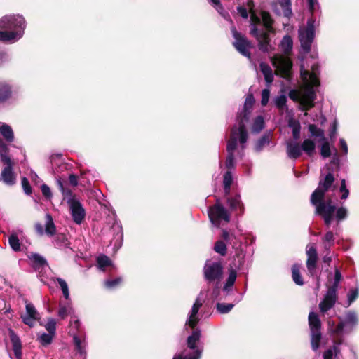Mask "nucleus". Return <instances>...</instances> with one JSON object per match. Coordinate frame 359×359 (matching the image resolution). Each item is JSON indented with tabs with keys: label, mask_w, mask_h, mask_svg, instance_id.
I'll return each mask as SVG.
<instances>
[{
	"label": "nucleus",
	"mask_w": 359,
	"mask_h": 359,
	"mask_svg": "<svg viewBox=\"0 0 359 359\" xmlns=\"http://www.w3.org/2000/svg\"><path fill=\"white\" fill-rule=\"evenodd\" d=\"M332 155V159L331 161V163L333 164L337 168H339L340 161L336 148H333V154Z\"/></svg>",
	"instance_id": "obj_60"
},
{
	"label": "nucleus",
	"mask_w": 359,
	"mask_h": 359,
	"mask_svg": "<svg viewBox=\"0 0 359 359\" xmlns=\"http://www.w3.org/2000/svg\"><path fill=\"white\" fill-rule=\"evenodd\" d=\"M273 103L275 106L278 108L280 113L283 114L284 112H287L288 107L286 104L287 97L285 95L276 96L273 99Z\"/></svg>",
	"instance_id": "obj_30"
},
{
	"label": "nucleus",
	"mask_w": 359,
	"mask_h": 359,
	"mask_svg": "<svg viewBox=\"0 0 359 359\" xmlns=\"http://www.w3.org/2000/svg\"><path fill=\"white\" fill-rule=\"evenodd\" d=\"M237 273L234 269H231L229 271L228 278L226 279V282L224 286V290L229 292L231 290V287L235 283L236 280Z\"/></svg>",
	"instance_id": "obj_39"
},
{
	"label": "nucleus",
	"mask_w": 359,
	"mask_h": 359,
	"mask_svg": "<svg viewBox=\"0 0 359 359\" xmlns=\"http://www.w3.org/2000/svg\"><path fill=\"white\" fill-rule=\"evenodd\" d=\"M254 103L255 98L253 95H248L245 98L242 111L238 114V126L233 127L231 135H248L245 123L249 120Z\"/></svg>",
	"instance_id": "obj_10"
},
{
	"label": "nucleus",
	"mask_w": 359,
	"mask_h": 359,
	"mask_svg": "<svg viewBox=\"0 0 359 359\" xmlns=\"http://www.w3.org/2000/svg\"><path fill=\"white\" fill-rule=\"evenodd\" d=\"M270 137L271 136H262V137L255 144V150L259 151L266 147L269 146L270 142L271 141Z\"/></svg>",
	"instance_id": "obj_42"
},
{
	"label": "nucleus",
	"mask_w": 359,
	"mask_h": 359,
	"mask_svg": "<svg viewBox=\"0 0 359 359\" xmlns=\"http://www.w3.org/2000/svg\"><path fill=\"white\" fill-rule=\"evenodd\" d=\"M74 309L72 308V304L69 302H67L66 304H62V303L60 304V308L58 311V316L61 318H65L68 315H72L73 313Z\"/></svg>",
	"instance_id": "obj_37"
},
{
	"label": "nucleus",
	"mask_w": 359,
	"mask_h": 359,
	"mask_svg": "<svg viewBox=\"0 0 359 359\" xmlns=\"http://www.w3.org/2000/svg\"><path fill=\"white\" fill-rule=\"evenodd\" d=\"M5 144L0 142V161L5 165L1 173V178L7 185H13L16 182V175L13 171V162L6 154Z\"/></svg>",
	"instance_id": "obj_13"
},
{
	"label": "nucleus",
	"mask_w": 359,
	"mask_h": 359,
	"mask_svg": "<svg viewBox=\"0 0 359 359\" xmlns=\"http://www.w3.org/2000/svg\"><path fill=\"white\" fill-rule=\"evenodd\" d=\"M319 67L313 64L311 72L306 69L304 65H301V79L302 84L299 90L292 89L289 92V97L294 101L299 102V109L304 111V116L308 115L307 111L314 106L316 100V88L320 81L318 77Z\"/></svg>",
	"instance_id": "obj_1"
},
{
	"label": "nucleus",
	"mask_w": 359,
	"mask_h": 359,
	"mask_svg": "<svg viewBox=\"0 0 359 359\" xmlns=\"http://www.w3.org/2000/svg\"><path fill=\"white\" fill-rule=\"evenodd\" d=\"M270 90L268 88L264 89L262 92V100L261 103L262 106H266L269 100Z\"/></svg>",
	"instance_id": "obj_57"
},
{
	"label": "nucleus",
	"mask_w": 359,
	"mask_h": 359,
	"mask_svg": "<svg viewBox=\"0 0 359 359\" xmlns=\"http://www.w3.org/2000/svg\"><path fill=\"white\" fill-rule=\"evenodd\" d=\"M34 227L36 233L39 236H43L46 233L49 236H53L56 233V227L54 224L53 217L50 214L46 215L45 231H43V225L40 223H36Z\"/></svg>",
	"instance_id": "obj_22"
},
{
	"label": "nucleus",
	"mask_w": 359,
	"mask_h": 359,
	"mask_svg": "<svg viewBox=\"0 0 359 359\" xmlns=\"http://www.w3.org/2000/svg\"><path fill=\"white\" fill-rule=\"evenodd\" d=\"M293 41L289 35H285L280 41V48L285 55L288 54L292 49Z\"/></svg>",
	"instance_id": "obj_33"
},
{
	"label": "nucleus",
	"mask_w": 359,
	"mask_h": 359,
	"mask_svg": "<svg viewBox=\"0 0 359 359\" xmlns=\"http://www.w3.org/2000/svg\"><path fill=\"white\" fill-rule=\"evenodd\" d=\"M29 258L32 261V265L36 270L48 266L46 259L39 254L32 253L29 256Z\"/></svg>",
	"instance_id": "obj_27"
},
{
	"label": "nucleus",
	"mask_w": 359,
	"mask_h": 359,
	"mask_svg": "<svg viewBox=\"0 0 359 359\" xmlns=\"http://www.w3.org/2000/svg\"><path fill=\"white\" fill-rule=\"evenodd\" d=\"M227 203L232 210L243 212V205L241 203L240 195L236 194L233 197H228Z\"/></svg>",
	"instance_id": "obj_28"
},
{
	"label": "nucleus",
	"mask_w": 359,
	"mask_h": 359,
	"mask_svg": "<svg viewBox=\"0 0 359 359\" xmlns=\"http://www.w3.org/2000/svg\"><path fill=\"white\" fill-rule=\"evenodd\" d=\"M248 136H231L227 142L228 155L225 162V167L228 171H231L235 167L236 154L241 155V151L245 147Z\"/></svg>",
	"instance_id": "obj_8"
},
{
	"label": "nucleus",
	"mask_w": 359,
	"mask_h": 359,
	"mask_svg": "<svg viewBox=\"0 0 359 359\" xmlns=\"http://www.w3.org/2000/svg\"><path fill=\"white\" fill-rule=\"evenodd\" d=\"M202 304V301H201L199 298H197L189 312L186 325H189L191 328H194L198 322L197 314Z\"/></svg>",
	"instance_id": "obj_25"
},
{
	"label": "nucleus",
	"mask_w": 359,
	"mask_h": 359,
	"mask_svg": "<svg viewBox=\"0 0 359 359\" xmlns=\"http://www.w3.org/2000/svg\"><path fill=\"white\" fill-rule=\"evenodd\" d=\"M226 243L225 241L219 240L215 243L214 250L222 256H224L226 254Z\"/></svg>",
	"instance_id": "obj_43"
},
{
	"label": "nucleus",
	"mask_w": 359,
	"mask_h": 359,
	"mask_svg": "<svg viewBox=\"0 0 359 359\" xmlns=\"http://www.w3.org/2000/svg\"><path fill=\"white\" fill-rule=\"evenodd\" d=\"M341 279L340 271L336 267L334 269V280L332 286H330L323 298L319 304V309L321 313H325L332 309L337 299V290Z\"/></svg>",
	"instance_id": "obj_11"
},
{
	"label": "nucleus",
	"mask_w": 359,
	"mask_h": 359,
	"mask_svg": "<svg viewBox=\"0 0 359 359\" xmlns=\"http://www.w3.org/2000/svg\"><path fill=\"white\" fill-rule=\"evenodd\" d=\"M0 134L1 135H13V131L12 128L5 123L0 122Z\"/></svg>",
	"instance_id": "obj_55"
},
{
	"label": "nucleus",
	"mask_w": 359,
	"mask_h": 359,
	"mask_svg": "<svg viewBox=\"0 0 359 359\" xmlns=\"http://www.w3.org/2000/svg\"><path fill=\"white\" fill-rule=\"evenodd\" d=\"M25 18L20 15H6L0 18V41L14 43L24 35Z\"/></svg>",
	"instance_id": "obj_3"
},
{
	"label": "nucleus",
	"mask_w": 359,
	"mask_h": 359,
	"mask_svg": "<svg viewBox=\"0 0 359 359\" xmlns=\"http://www.w3.org/2000/svg\"><path fill=\"white\" fill-rule=\"evenodd\" d=\"M271 62L273 66L283 76L287 77L289 76L292 64L287 56L276 54L271 57Z\"/></svg>",
	"instance_id": "obj_19"
},
{
	"label": "nucleus",
	"mask_w": 359,
	"mask_h": 359,
	"mask_svg": "<svg viewBox=\"0 0 359 359\" xmlns=\"http://www.w3.org/2000/svg\"><path fill=\"white\" fill-rule=\"evenodd\" d=\"M22 186L26 194L29 195L32 193V189L29 185V182L26 177H23L22 179Z\"/></svg>",
	"instance_id": "obj_59"
},
{
	"label": "nucleus",
	"mask_w": 359,
	"mask_h": 359,
	"mask_svg": "<svg viewBox=\"0 0 359 359\" xmlns=\"http://www.w3.org/2000/svg\"><path fill=\"white\" fill-rule=\"evenodd\" d=\"M309 9L313 13L318 8V0H308Z\"/></svg>",
	"instance_id": "obj_61"
},
{
	"label": "nucleus",
	"mask_w": 359,
	"mask_h": 359,
	"mask_svg": "<svg viewBox=\"0 0 359 359\" xmlns=\"http://www.w3.org/2000/svg\"><path fill=\"white\" fill-rule=\"evenodd\" d=\"M260 69L266 82L269 86L273 81V74L271 68L268 65L262 62L260 64Z\"/></svg>",
	"instance_id": "obj_32"
},
{
	"label": "nucleus",
	"mask_w": 359,
	"mask_h": 359,
	"mask_svg": "<svg viewBox=\"0 0 359 359\" xmlns=\"http://www.w3.org/2000/svg\"><path fill=\"white\" fill-rule=\"evenodd\" d=\"M200 338L201 332L196 329L187 338V348L176 353L172 359H200L203 352V348L198 346Z\"/></svg>",
	"instance_id": "obj_7"
},
{
	"label": "nucleus",
	"mask_w": 359,
	"mask_h": 359,
	"mask_svg": "<svg viewBox=\"0 0 359 359\" xmlns=\"http://www.w3.org/2000/svg\"><path fill=\"white\" fill-rule=\"evenodd\" d=\"M204 278L209 282L220 280L223 274V266L219 261L207 260L203 267Z\"/></svg>",
	"instance_id": "obj_16"
},
{
	"label": "nucleus",
	"mask_w": 359,
	"mask_h": 359,
	"mask_svg": "<svg viewBox=\"0 0 359 359\" xmlns=\"http://www.w3.org/2000/svg\"><path fill=\"white\" fill-rule=\"evenodd\" d=\"M279 4L284 11L285 15L289 16L292 13L290 0H279Z\"/></svg>",
	"instance_id": "obj_50"
},
{
	"label": "nucleus",
	"mask_w": 359,
	"mask_h": 359,
	"mask_svg": "<svg viewBox=\"0 0 359 359\" xmlns=\"http://www.w3.org/2000/svg\"><path fill=\"white\" fill-rule=\"evenodd\" d=\"M73 339H74V344L75 345L76 349L77 352L80 355H84L86 354V341L85 337L83 339H80L78 335H76L75 333L73 332Z\"/></svg>",
	"instance_id": "obj_31"
},
{
	"label": "nucleus",
	"mask_w": 359,
	"mask_h": 359,
	"mask_svg": "<svg viewBox=\"0 0 359 359\" xmlns=\"http://www.w3.org/2000/svg\"><path fill=\"white\" fill-rule=\"evenodd\" d=\"M81 323L79 320L75 316H71V320L69 322V333L70 335L73 336V332L77 335V333L79 330Z\"/></svg>",
	"instance_id": "obj_40"
},
{
	"label": "nucleus",
	"mask_w": 359,
	"mask_h": 359,
	"mask_svg": "<svg viewBox=\"0 0 359 359\" xmlns=\"http://www.w3.org/2000/svg\"><path fill=\"white\" fill-rule=\"evenodd\" d=\"M340 192L341 193V199L346 200L349 196V190L346 187V180L344 179L341 181Z\"/></svg>",
	"instance_id": "obj_53"
},
{
	"label": "nucleus",
	"mask_w": 359,
	"mask_h": 359,
	"mask_svg": "<svg viewBox=\"0 0 359 359\" xmlns=\"http://www.w3.org/2000/svg\"><path fill=\"white\" fill-rule=\"evenodd\" d=\"M97 263L98 267L102 271H104L106 266H110L111 264V262L109 258L107 256L103 255L97 257Z\"/></svg>",
	"instance_id": "obj_44"
},
{
	"label": "nucleus",
	"mask_w": 359,
	"mask_h": 359,
	"mask_svg": "<svg viewBox=\"0 0 359 359\" xmlns=\"http://www.w3.org/2000/svg\"><path fill=\"white\" fill-rule=\"evenodd\" d=\"M358 323V318L355 312H348L343 320L334 327V323L328 322L329 330L336 337H341L344 334L351 332Z\"/></svg>",
	"instance_id": "obj_12"
},
{
	"label": "nucleus",
	"mask_w": 359,
	"mask_h": 359,
	"mask_svg": "<svg viewBox=\"0 0 359 359\" xmlns=\"http://www.w3.org/2000/svg\"><path fill=\"white\" fill-rule=\"evenodd\" d=\"M299 265L294 264L292 268V279L293 281L298 285H302L304 284L303 279L299 272Z\"/></svg>",
	"instance_id": "obj_41"
},
{
	"label": "nucleus",
	"mask_w": 359,
	"mask_h": 359,
	"mask_svg": "<svg viewBox=\"0 0 359 359\" xmlns=\"http://www.w3.org/2000/svg\"><path fill=\"white\" fill-rule=\"evenodd\" d=\"M209 1L215 6L217 11L226 20H229V15L227 13L223 12V8L220 4L219 0H209Z\"/></svg>",
	"instance_id": "obj_51"
},
{
	"label": "nucleus",
	"mask_w": 359,
	"mask_h": 359,
	"mask_svg": "<svg viewBox=\"0 0 359 359\" xmlns=\"http://www.w3.org/2000/svg\"><path fill=\"white\" fill-rule=\"evenodd\" d=\"M306 267L311 276H314L316 273V262L318 260V254L316 246L313 243H309L306 246Z\"/></svg>",
	"instance_id": "obj_21"
},
{
	"label": "nucleus",
	"mask_w": 359,
	"mask_h": 359,
	"mask_svg": "<svg viewBox=\"0 0 359 359\" xmlns=\"http://www.w3.org/2000/svg\"><path fill=\"white\" fill-rule=\"evenodd\" d=\"M122 281L121 278H117L114 280H107L104 283V285L108 289H112L118 285Z\"/></svg>",
	"instance_id": "obj_56"
},
{
	"label": "nucleus",
	"mask_w": 359,
	"mask_h": 359,
	"mask_svg": "<svg viewBox=\"0 0 359 359\" xmlns=\"http://www.w3.org/2000/svg\"><path fill=\"white\" fill-rule=\"evenodd\" d=\"M250 13V34L257 39L259 49L264 52H269L271 49L269 35L274 32L272 27L273 20L270 14L266 11L261 13V17L252 11Z\"/></svg>",
	"instance_id": "obj_2"
},
{
	"label": "nucleus",
	"mask_w": 359,
	"mask_h": 359,
	"mask_svg": "<svg viewBox=\"0 0 359 359\" xmlns=\"http://www.w3.org/2000/svg\"><path fill=\"white\" fill-rule=\"evenodd\" d=\"M57 184L63 195L64 199L67 201L69 205L74 222L77 224H81L86 215L84 208L82 207L81 203L72 196V191L64 187L60 180H57Z\"/></svg>",
	"instance_id": "obj_9"
},
{
	"label": "nucleus",
	"mask_w": 359,
	"mask_h": 359,
	"mask_svg": "<svg viewBox=\"0 0 359 359\" xmlns=\"http://www.w3.org/2000/svg\"><path fill=\"white\" fill-rule=\"evenodd\" d=\"M54 335L50 333L39 332L37 333V341L43 346L50 345L53 339Z\"/></svg>",
	"instance_id": "obj_36"
},
{
	"label": "nucleus",
	"mask_w": 359,
	"mask_h": 359,
	"mask_svg": "<svg viewBox=\"0 0 359 359\" xmlns=\"http://www.w3.org/2000/svg\"><path fill=\"white\" fill-rule=\"evenodd\" d=\"M323 241L325 243V248H330L334 241V234L331 231H329L326 233L325 236L323 238Z\"/></svg>",
	"instance_id": "obj_54"
},
{
	"label": "nucleus",
	"mask_w": 359,
	"mask_h": 359,
	"mask_svg": "<svg viewBox=\"0 0 359 359\" xmlns=\"http://www.w3.org/2000/svg\"><path fill=\"white\" fill-rule=\"evenodd\" d=\"M264 128V119L262 116H257L252 121L251 130L254 133H260Z\"/></svg>",
	"instance_id": "obj_35"
},
{
	"label": "nucleus",
	"mask_w": 359,
	"mask_h": 359,
	"mask_svg": "<svg viewBox=\"0 0 359 359\" xmlns=\"http://www.w3.org/2000/svg\"><path fill=\"white\" fill-rule=\"evenodd\" d=\"M237 11L241 17H243V18H248V11L245 8H244L243 6H238L237 8Z\"/></svg>",
	"instance_id": "obj_64"
},
{
	"label": "nucleus",
	"mask_w": 359,
	"mask_h": 359,
	"mask_svg": "<svg viewBox=\"0 0 359 359\" xmlns=\"http://www.w3.org/2000/svg\"><path fill=\"white\" fill-rule=\"evenodd\" d=\"M311 203L315 207V213L320 216L327 226H330L334 219V213L338 222L348 217V210L345 207L336 209L330 197H311Z\"/></svg>",
	"instance_id": "obj_4"
},
{
	"label": "nucleus",
	"mask_w": 359,
	"mask_h": 359,
	"mask_svg": "<svg viewBox=\"0 0 359 359\" xmlns=\"http://www.w3.org/2000/svg\"><path fill=\"white\" fill-rule=\"evenodd\" d=\"M288 126L292 129V135H299L301 126L299 121L290 117L288 119Z\"/></svg>",
	"instance_id": "obj_45"
},
{
	"label": "nucleus",
	"mask_w": 359,
	"mask_h": 359,
	"mask_svg": "<svg viewBox=\"0 0 359 359\" xmlns=\"http://www.w3.org/2000/svg\"><path fill=\"white\" fill-rule=\"evenodd\" d=\"M309 325L311 330V342L313 351H317L321 339V322L319 316L314 312L309 314Z\"/></svg>",
	"instance_id": "obj_15"
},
{
	"label": "nucleus",
	"mask_w": 359,
	"mask_h": 359,
	"mask_svg": "<svg viewBox=\"0 0 359 359\" xmlns=\"http://www.w3.org/2000/svg\"><path fill=\"white\" fill-rule=\"evenodd\" d=\"M233 182V176L231 171H226L223 177V185L225 194L227 196L230 193L231 186Z\"/></svg>",
	"instance_id": "obj_38"
},
{
	"label": "nucleus",
	"mask_w": 359,
	"mask_h": 359,
	"mask_svg": "<svg viewBox=\"0 0 359 359\" xmlns=\"http://www.w3.org/2000/svg\"><path fill=\"white\" fill-rule=\"evenodd\" d=\"M208 216L212 224L217 227L222 222L228 223L230 220L229 212L219 203L209 209Z\"/></svg>",
	"instance_id": "obj_17"
},
{
	"label": "nucleus",
	"mask_w": 359,
	"mask_h": 359,
	"mask_svg": "<svg viewBox=\"0 0 359 359\" xmlns=\"http://www.w3.org/2000/svg\"><path fill=\"white\" fill-rule=\"evenodd\" d=\"M231 30L235 39L233 43V46L243 56L250 58V49L252 48L251 43L243 35L238 32L234 26L231 27Z\"/></svg>",
	"instance_id": "obj_18"
},
{
	"label": "nucleus",
	"mask_w": 359,
	"mask_h": 359,
	"mask_svg": "<svg viewBox=\"0 0 359 359\" xmlns=\"http://www.w3.org/2000/svg\"><path fill=\"white\" fill-rule=\"evenodd\" d=\"M334 178L332 174L328 173L325 177L320 180L317 189L313 192L311 197H327L326 193L331 189Z\"/></svg>",
	"instance_id": "obj_20"
},
{
	"label": "nucleus",
	"mask_w": 359,
	"mask_h": 359,
	"mask_svg": "<svg viewBox=\"0 0 359 359\" xmlns=\"http://www.w3.org/2000/svg\"><path fill=\"white\" fill-rule=\"evenodd\" d=\"M359 295V288L356 287L355 289L351 290L348 293V306H350L358 297Z\"/></svg>",
	"instance_id": "obj_52"
},
{
	"label": "nucleus",
	"mask_w": 359,
	"mask_h": 359,
	"mask_svg": "<svg viewBox=\"0 0 359 359\" xmlns=\"http://www.w3.org/2000/svg\"><path fill=\"white\" fill-rule=\"evenodd\" d=\"M11 95V87L6 83H0V102H5Z\"/></svg>",
	"instance_id": "obj_34"
},
{
	"label": "nucleus",
	"mask_w": 359,
	"mask_h": 359,
	"mask_svg": "<svg viewBox=\"0 0 359 359\" xmlns=\"http://www.w3.org/2000/svg\"><path fill=\"white\" fill-rule=\"evenodd\" d=\"M318 142L319 144L321 156L323 158L331 156L333 154V148H335L333 146L332 136H330V138H327L325 136H320V138L318 140Z\"/></svg>",
	"instance_id": "obj_23"
},
{
	"label": "nucleus",
	"mask_w": 359,
	"mask_h": 359,
	"mask_svg": "<svg viewBox=\"0 0 359 359\" xmlns=\"http://www.w3.org/2000/svg\"><path fill=\"white\" fill-rule=\"evenodd\" d=\"M9 337L12 344L13 351L16 357V359H21L22 356V343L19 337L15 333V332L9 328L8 330Z\"/></svg>",
	"instance_id": "obj_26"
},
{
	"label": "nucleus",
	"mask_w": 359,
	"mask_h": 359,
	"mask_svg": "<svg viewBox=\"0 0 359 359\" xmlns=\"http://www.w3.org/2000/svg\"><path fill=\"white\" fill-rule=\"evenodd\" d=\"M299 136H293L286 142V151L290 158H299L302 151L309 156H313L316 152V144L311 139H306L303 142L299 141Z\"/></svg>",
	"instance_id": "obj_5"
},
{
	"label": "nucleus",
	"mask_w": 359,
	"mask_h": 359,
	"mask_svg": "<svg viewBox=\"0 0 359 359\" xmlns=\"http://www.w3.org/2000/svg\"><path fill=\"white\" fill-rule=\"evenodd\" d=\"M341 344L342 339H337V341L334 344L332 348H330L324 352L323 355V359H333L334 357H336L340 352L339 346Z\"/></svg>",
	"instance_id": "obj_29"
},
{
	"label": "nucleus",
	"mask_w": 359,
	"mask_h": 359,
	"mask_svg": "<svg viewBox=\"0 0 359 359\" xmlns=\"http://www.w3.org/2000/svg\"><path fill=\"white\" fill-rule=\"evenodd\" d=\"M56 320L53 318H49L45 325L46 330L48 332V333L55 335L56 331Z\"/></svg>",
	"instance_id": "obj_49"
},
{
	"label": "nucleus",
	"mask_w": 359,
	"mask_h": 359,
	"mask_svg": "<svg viewBox=\"0 0 359 359\" xmlns=\"http://www.w3.org/2000/svg\"><path fill=\"white\" fill-rule=\"evenodd\" d=\"M337 130V122L334 120L330 125L328 135H335Z\"/></svg>",
	"instance_id": "obj_63"
},
{
	"label": "nucleus",
	"mask_w": 359,
	"mask_h": 359,
	"mask_svg": "<svg viewBox=\"0 0 359 359\" xmlns=\"http://www.w3.org/2000/svg\"><path fill=\"white\" fill-rule=\"evenodd\" d=\"M22 321L29 327H34L35 321L40 318L39 313L31 303L26 304V313L22 316Z\"/></svg>",
	"instance_id": "obj_24"
},
{
	"label": "nucleus",
	"mask_w": 359,
	"mask_h": 359,
	"mask_svg": "<svg viewBox=\"0 0 359 359\" xmlns=\"http://www.w3.org/2000/svg\"><path fill=\"white\" fill-rule=\"evenodd\" d=\"M314 20L310 18L307 21L305 27H301L299 30V38L302 49L305 53L311 50V43L315 35Z\"/></svg>",
	"instance_id": "obj_14"
},
{
	"label": "nucleus",
	"mask_w": 359,
	"mask_h": 359,
	"mask_svg": "<svg viewBox=\"0 0 359 359\" xmlns=\"http://www.w3.org/2000/svg\"><path fill=\"white\" fill-rule=\"evenodd\" d=\"M233 306V304L217 303L216 308L219 313L224 314L229 313Z\"/></svg>",
	"instance_id": "obj_48"
},
{
	"label": "nucleus",
	"mask_w": 359,
	"mask_h": 359,
	"mask_svg": "<svg viewBox=\"0 0 359 359\" xmlns=\"http://www.w3.org/2000/svg\"><path fill=\"white\" fill-rule=\"evenodd\" d=\"M309 131L311 135H324V130L318 128L315 124L309 125Z\"/></svg>",
	"instance_id": "obj_58"
},
{
	"label": "nucleus",
	"mask_w": 359,
	"mask_h": 359,
	"mask_svg": "<svg viewBox=\"0 0 359 359\" xmlns=\"http://www.w3.org/2000/svg\"><path fill=\"white\" fill-rule=\"evenodd\" d=\"M57 281L60 286L64 297L67 299H69V292L68 285L65 280L61 278H57Z\"/></svg>",
	"instance_id": "obj_47"
},
{
	"label": "nucleus",
	"mask_w": 359,
	"mask_h": 359,
	"mask_svg": "<svg viewBox=\"0 0 359 359\" xmlns=\"http://www.w3.org/2000/svg\"><path fill=\"white\" fill-rule=\"evenodd\" d=\"M8 243L11 248L15 252L20 250V243L19 238L15 234H12L8 238Z\"/></svg>",
	"instance_id": "obj_46"
},
{
	"label": "nucleus",
	"mask_w": 359,
	"mask_h": 359,
	"mask_svg": "<svg viewBox=\"0 0 359 359\" xmlns=\"http://www.w3.org/2000/svg\"><path fill=\"white\" fill-rule=\"evenodd\" d=\"M221 237L229 247H231L234 253V266L236 269H241L244 265L245 256L241 237L236 235L235 232L226 229H222Z\"/></svg>",
	"instance_id": "obj_6"
},
{
	"label": "nucleus",
	"mask_w": 359,
	"mask_h": 359,
	"mask_svg": "<svg viewBox=\"0 0 359 359\" xmlns=\"http://www.w3.org/2000/svg\"><path fill=\"white\" fill-rule=\"evenodd\" d=\"M41 189L43 195L45 197L48 198H50L51 197V191L48 186H47L46 184H43L41 187Z\"/></svg>",
	"instance_id": "obj_62"
}]
</instances>
